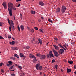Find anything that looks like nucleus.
Wrapping results in <instances>:
<instances>
[{
    "label": "nucleus",
    "instance_id": "29",
    "mask_svg": "<svg viewBox=\"0 0 76 76\" xmlns=\"http://www.w3.org/2000/svg\"><path fill=\"white\" fill-rule=\"evenodd\" d=\"M18 67L20 69H22V67L19 65L18 66Z\"/></svg>",
    "mask_w": 76,
    "mask_h": 76
},
{
    "label": "nucleus",
    "instance_id": "16",
    "mask_svg": "<svg viewBox=\"0 0 76 76\" xmlns=\"http://www.w3.org/2000/svg\"><path fill=\"white\" fill-rule=\"evenodd\" d=\"M12 49L13 50H18V48L17 47H12Z\"/></svg>",
    "mask_w": 76,
    "mask_h": 76
},
{
    "label": "nucleus",
    "instance_id": "46",
    "mask_svg": "<svg viewBox=\"0 0 76 76\" xmlns=\"http://www.w3.org/2000/svg\"><path fill=\"white\" fill-rule=\"evenodd\" d=\"M20 6V4H19L17 6V7H19Z\"/></svg>",
    "mask_w": 76,
    "mask_h": 76
},
{
    "label": "nucleus",
    "instance_id": "37",
    "mask_svg": "<svg viewBox=\"0 0 76 76\" xmlns=\"http://www.w3.org/2000/svg\"><path fill=\"white\" fill-rule=\"evenodd\" d=\"M57 67H58V65H56L55 66V68L56 69H57Z\"/></svg>",
    "mask_w": 76,
    "mask_h": 76
},
{
    "label": "nucleus",
    "instance_id": "26",
    "mask_svg": "<svg viewBox=\"0 0 76 76\" xmlns=\"http://www.w3.org/2000/svg\"><path fill=\"white\" fill-rule=\"evenodd\" d=\"M52 63H56V61L54 59H53L52 61Z\"/></svg>",
    "mask_w": 76,
    "mask_h": 76
},
{
    "label": "nucleus",
    "instance_id": "5",
    "mask_svg": "<svg viewBox=\"0 0 76 76\" xmlns=\"http://www.w3.org/2000/svg\"><path fill=\"white\" fill-rule=\"evenodd\" d=\"M53 51L54 52L55 56L56 57H58V53L55 50H53Z\"/></svg>",
    "mask_w": 76,
    "mask_h": 76
},
{
    "label": "nucleus",
    "instance_id": "32",
    "mask_svg": "<svg viewBox=\"0 0 76 76\" xmlns=\"http://www.w3.org/2000/svg\"><path fill=\"white\" fill-rule=\"evenodd\" d=\"M30 48V47L29 46H27L26 47V49H29V48Z\"/></svg>",
    "mask_w": 76,
    "mask_h": 76
},
{
    "label": "nucleus",
    "instance_id": "23",
    "mask_svg": "<svg viewBox=\"0 0 76 76\" xmlns=\"http://www.w3.org/2000/svg\"><path fill=\"white\" fill-rule=\"evenodd\" d=\"M71 70L70 69H67V73H70L71 72Z\"/></svg>",
    "mask_w": 76,
    "mask_h": 76
},
{
    "label": "nucleus",
    "instance_id": "2",
    "mask_svg": "<svg viewBox=\"0 0 76 76\" xmlns=\"http://www.w3.org/2000/svg\"><path fill=\"white\" fill-rule=\"evenodd\" d=\"M39 66H40V65L39 64H37L36 66V68L37 70H42V66H40L39 67Z\"/></svg>",
    "mask_w": 76,
    "mask_h": 76
},
{
    "label": "nucleus",
    "instance_id": "22",
    "mask_svg": "<svg viewBox=\"0 0 76 76\" xmlns=\"http://www.w3.org/2000/svg\"><path fill=\"white\" fill-rule=\"evenodd\" d=\"M14 56L15 57H17L18 58H19V56L18 55H17V54H15L14 55Z\"/></svg>",
    "mask_w": 76,
    "mask_h": 76
},
{
    "label": "nucleus",
    "instance_id": "3",
    "mask_svg": "<svg viewBox=\"0 0 76 76\" xmlns=\"http://www.w3.org/2000/svg\"><path fill=\"white\" fill-rule=\"evenodd\" d=\"M50 57H54V55L52 53V51L51 50H50V51L49 55H47V57H50Z\"/></svg>",
    "mask_w": 76,
    "mask_h": 76
},
{
    "label": "nucleus",
    "instance_id": "34",
    "mask_svg": "<svg viewBox=\"0 0 76 76\" xmlns=\"http://www.w3.org/2000/svg\"><path fill=\"white\" fill-rule=\"evenodd\" d=\"M8 38H11V35H8Z\"/></svg>",
    "mask_w": 76,
    "mask_h": 76
},
{
    "label": "nucleus",
    "instance_id": "25",
    "mask_svg": "<svg viewBox=\"0 0 76 76\" xmlns=\"http://www.w3.org/2000/svg\"><path fill=\"white\" fill-rule=\"evenodd\" d=\"M36 56L37 57H40L41 56V54L39 53H37V54H36Z\"/></svg>",
    "mask_w": 76,
    "mask_h": 76
},
{
    "label": "nucleus",
    "instance_id": "27",
    "mask_svg": "<svg viewBox=\"0 0 76 76\" xmlns=\"http://www.w3.org/2000/svg\"><path fill=\"white\" fill-rule=\"evenodd\" d=\"M7 20H8V23H9V24L10 25H11V24H10V20H9V18H8Z\"/></svg>",
    "mask_w": 76,
    "mask_h": 76
},
{
    "label": "nucleus",
    "instance_id": "31",
    "mask_svg": "<svg viewBox=\"0 0 76 76\" xmlns=\"http://www.w3.org/2000/svg\"><path fill=\"white\" fill-rule=\"evenodd\" d=\"M4 39V38L3 37L0 36V39Z\"/></svg>",
    "mask_w": 76,
    "mask_h": 76
},
{
    "label": "nucleus",
    "instance_id": "47",
    "mask_svg": "<svg viewBox=\"0 0 76 76\" xmlns=\"http://www.w3.org/2000/svg\"><path fill=\"white\" fill-rule=\"evenodd\" d=\"M54 39H55V40H56V41H58V39H57V38H55Z\"/></svg>",
    "mask_w": 76,
    "mask_h": 76
},
{
    "label": "nucleus",
    "instance_id": "20",
    "mask_svg": "<svg viewBox=\"0 0 76 76\" xmlns=\"http://www.w3.org/2000/svg\"><path fill=\"white\" fill-rule=\"evenodd\" d=\"M68 63L70 64H73V61H68Z\"/></svg>",
    "mask_w": 76,
    "mask_h": 76
},
{
    "label": "nucleus",
    "instance_id": "49",
    "mask_svg": "<svg viewBox=\"0 0 76 76\" xmlns=\"http://www.w3.org/2000/svg\"><path fill=\"white\" fill-rule=\"evenodd\" d=\"M9 29L10 31H11V27H9Z\"/></svg>",
    "mask_w": 76,
    "mask_h": 76
},
{
    "label": "nucleus",
    "instance_id": "30",
    "mask_svg": "<svg viewBox=\"0 0 76 76\" xmlns=\"http://www.w3.org/2000/svg\"><path fill=\"white\" fill-rule=\"evenodd\" d=\"M12 61H8V63L10 64H12Z\"/></svg>",
    "mask_w": 76,
    "mask_h": 76
},
{
    "label": "nucleus",
    "instance_id": "42",
    "mask_svg": "<svg viewBox=\"0 0 76 76\" xmlns=\"http://www.w3.org/2000/svg\"><path fill=\"white\" fill-rule=\"evenodd\" d=\"M74 69H76V65H75L74 66Z\"/></svg>",
    "mask_w": 76,
    "mask_h": 76
},
{
    "label": "nucleus",
    "instance_id": "53",
    "mask_svg": "<svg viewBox=\"0 0 76 76\" xmlns=\"http://www.w3.org/2000/svg\"><path fill=\"white\" fill-rule=\"evenodd\" d=\"M23 59H25V58H26V56H23Z\"/></svg>",
    "mask_w": 76,
    "mask_h": 76
},
{
    "label": "nucleus",
    "instance_id": "8",
    "mask_svg": "<svg viewBox=\"0 0 76 76\" xmlns=\"http://www.w3.org/2000/svg\"><path fill=\"white\" fill-rule=\"evenodd\" d=\"M2 5L3 6L4 8H5V9H7V5H6V3L5 2H4L2 4Z\"/></svg>",
    "mask_w": 76,
    "mask_h": 76
},
{
    "label": "nucleus",
    "instance_id": "62",
    "mask_svg": "<svg viewBox=\"0 0 76 76\" xmlns=\"http://www.w3.org/2000/svg\"><path fill=\"white\" fill-rule=\"evenodd\" d=\"M71 44H72V45H73V44H75V43L74 42H72Z\"/></svg>",
    "mask_w": 76,
    "mask_h": 76
},
{
    "label": "nucleus",
    "instance_id": "44",
    "mask_svg": "<svg viewBox=\"0 0 76 76\" xmlns=\"http://www.w3.org/2000/svg\"><path fill=\"white\" fill-rule=\"evenodd\" d=\"M58 46H59V47H61L62 46L61 45V44H58Z\"/></svg>",
    "mask_w": 76,
    "mask_h": 76
},
{
    "label": "nucleus",
    "instance_id": "41",
    "mask_svg": "<svg viewBox=\"0 0 76 76\" xmlns=\"http://www.w3.org/2000/svg\"><path fill=\"white\" fill-rule=\"evenodd\" d=\"M3 25V23H0V26H1Z\"/></svg>",
    "mask_w": 76,
    "mask_h": 76
},
{
    "label": "nucleus",
    "instance_id": "57",
    "mask_svg": "<svg viewBox=\"0 0 76 76\" xmlns=\"http://www.w3.org/2000/svg\"><path fill=\"white\" fill-rule=\"evenodd\" d=\"M34 60L35 61H37V59H36V58H35V59H34Z\"/></svg>",
    "mask_w": 76,
    "mask_h": 76
},
{
    "label": "nucleus",
    "instance_id": "15",
    "mask_svg": "<svg viewBox=\"0 0 76 76\" xmlns=\"http://www.w3.org/2000/svg\"><path fill=\"white\" fill-rule=\"evenodd\" d=\"M60 11V8H58L57 9L56 12H59Z\"/></svg>",
    "mask_w": 76,
    "mask_h": 76
},
{
    "label": "nucleus",
    "instance_id": "4",
    "mask_svg": "<svg viewBox=\"0 0 76 76\" xmlns=\"http://www.w3.org/2000/svg\"><path fill=\"white\" fill-rule=\"evenodd\" d=\"M67 9V8L64 6H62L61 12L62 13H64Z\"/></svg>",
    "mask_w": 76,
    "mask_h": 76
},
{
    "label": "nucleus",
    "instance_id": "12",
    "mask_svg": "<svg viewBox=\"0 0 76 76\" xmlns=\"http://www.w3.org/2000/svg\"><path fill=\"white\" fill-rule=\"evenodd\" d=\"M38 40L39 41V43H40V44L41 45L42 44V40H41V39L39 38H38Z\"/></svg>",
    "mask_w": 76,
    "mask_h": 76
},
{
    "label": "nucleus",
    "instance_id": "14",
    "mask_svg": "<svg viewBox=\"0 0 76 76\" xmlns=\"http://www.w3.org/2000/svg\"><path fill=\"white\" fill-rule=\"evenodd\" d=\"M20 28L22 31H23V29H24V27L23 25H21L20 27Z\"/></svg>",
    "mask_w": 76,
    "mask_h": 76
},
{
    "label": "nucleus",
    "instance_id": "24",
    "mask_svg": "<svg viewBox=\"0 0 76 76\" xmlns=\"http://www.w3.org/2000/svg\"><path fill=\"white\" fill-rule=\"evenodd\" d=\"M48 21L50 22H51V23H53V21L51 20L49 18L48 19Z\"/></svg>",
    "mask_w": 76,
    "mask_h": 76
},
{
    "label": "nucleus",
    "instance_id": "60",
    "mask_svg": "<svg viewBox=\"0 0 76 76\" xmlns=\"http://www.w3.org/2000/svg\"><path fill=\"white\" fill-rule=\"evenodd\" d=\"M12 27H14V24H12Z\"/></svg>",
    "mask_w": 76,
    "mask_h": 76
},
{
    "label": "nucleus",
    "instance_id": "64",
    "mask_svg": "<svg viewBox=\"0 0 76 76\" xmlns=\"http://www.w3.org/2000/svg\"><path fill=\"white\" fill-rule=\"evenodd\" d=\"M74 73H75V75H76V71L74 72Z\"/></svg>",
    "mask_w": 76,
    "mask_h": 76
},
{
    "label": "nucleus",
    "instance_id": "36",
    "mask_svg": "<svg viewBox=\"0 0 76 76\" xmlns=\"http://www.w3.org/2000/svg\"><path fill=\"white\" fill-rule=\"evenodd\" d=\"M12 64H7V66H12Z\"/></svg>",
    "mask_w": 76,
    "mask_h": 76
},
{
    "label": "nucleus",
    "instance_id": "63",
    "mask_svg": "<svg viewBox=\"0 0 76 76\" xmlns=\"http://www.w3.org/2000/svg\"><path fill=\"white\" fill-rule=\"evenodd\" d=\"M12 39H13V40H15V38L13 37H12Z\"/></svg>",
    "mask_w": 76,
    "mask_h": 76
},
{
    "label": "nucleus",
    "instance_id": "13",
    "mask_svg": "<svg viewBox=\"0 0 76 76\" xmlns=\"http://www.w3.org/2000/svg\"><path fill=\"white\" fill-rule=\"evenodd\" d=\"M15 42L14 41H12V42H10V44H11V45H14L15 44Z\"/></svg>",
    "mask_w": 76,
    "mask_h": 76
},
{
    "label": "nucleus",
    "instance_id": "9",
    "mask_svg": "<svg viewBox=\"0 0 76 76\" xmlns=\"http://www.w3.org/2000/svg\"><path fill=\"white\" fill-rule=\"evenodd\" d=\"M39 5H40V6H43L44 5V3L42 1H40L39 2Z\"/></svg>",
    "mask_w": 76,
    "mask_h": 76
},
{
    "label": "nucleus",
    "instance_id": "28",
    "mask_svg": "<svg viewBox=\"0 0 76 76\" xmlns=\"http://www.w3.org/2000/svg\"><path fill=\"white\" fill-rule=\"evenodd\" d=\"M34 29H35V30H37V31H38V27H34Z\"/></svg>",
    "mask_w": 76,
    "mask_h": 76
},
{
    "label": "nucleus",
    "instance_id": "58",
    "mask_svg": "<svg viewBox=\"0 0 76 76\" xmlns=\"http://www.w3.org/2000/svg\"><path fill=\"white\" fill-rule=\"evenodd\" d=\"M61 47L63 49H64V48L63 46H61Z\"/></svg>",
    "mask_w": 76,
    "mask_h": 76
},
{
    "label": "nucleus",
    "instance_id": "11",
    "mask_svg": "<svg viewBox=\"0 0 76 76\" xmlns=\"http://www.w3.org/2000/svg\"><path fill=\"white\" fill-rule=\"evenodd\" d=\"M29 56L30 58H35V56L33 55L32 54H30Z\"/></svg>",
    "mask_w": 76,
    "mask_h": 76
},
{
    "label": "nucleus",
    "instance_id": "43",
    "mask_svg": "<svg viewBox=\"0 0 76 76\" xmlns=\"http://www.w3.org/2000/svg\"><path fill=\"white\" fill-rule=\"evenodd\" d=\"M41 19H42V20H44V18L43 17H41Z\"/></svg>",
    "mask_w": 76,
    "mask_h": 76
},
{
    "label": "nucleus",
    "instance_id": "18",
    "mask_svg": "<svg viewBox=\"0 0 76 76\" xmlns=\"http://www.w3.org/2000/svg\"><path fill=\"white\" fill-rule=\"evenodd\" d=\"M23 54L22 53H20V57H23Z\"/></svg>",
    "mask_w": 76,
    "mask_h": 76
},
{
    "label": "nucleus",
    "instance_id": "52",
    "mask_svg": "<svg viewBox=\"0 0 76 76\" xmlns=\"http://www.w3.org/2000/svg\"><path fill=\"white\" fill-rule=\"evenodd\" d=\"M65 45L66 46V47H68V45L67 44L65 43Z\"/></svg>",
    "mask_w": 76,
    "mask_h": 76
},
{
    "label": "nucleus",
    "instance_id": "21",
    "mask_svg": "<svg viewBox=\"0 0 76 76\" xmlns=\"http://www.w3.org/2000/svg\"><path fill=\"white\" fill-rule=\"evenodd\" d=\"M31 14H35V11H33V10H31Z\"/></svg>",
    "mask_w": 76,
    "mask_h": 76
},
{
    "label": "nucleus",
    "instance_id": "6",
    "mask_svg": "<svg viewBox=\"0 0 76 76\" xmlns=\"http://www.w3.org/2000/svg\"><path fill=\"white\" fill-rule=\"evenodd\" d=\"M46 58V56L44 55H42L40 56V58L41 60H45Z\"/></svg>",
    "mask_w": 76,
    "mask_h": 76
},
{
    "label": "nucleus",
    "instance_id": "45",
    "mask_svg": "<svg viewBox=\"0 0 76 76\" xmlns=\"http://www.w3.org/2000/svg\"><path fill=\"white\" fill-rule=\"evenodd\" d=\"M72 1L73 2H74L75 3H76V0H72Z\"/></svg>",
    "mask_w": 76,
    "mask_h": 76
},
{
    "label": "nucleus",
    "instance_id": "48",
    "mask_svg": "<svg viewBox=\"0 0 76 76\" xmlns=\"http://www.w3.org/2000/svg\"><path fill=\"white\" fill-rule=\"evenodd\" d=\"M64 47H65V48H66V49H67V47H66V45H63Z\"/></svg>",
    "mask_w": 76,
    "mask_h": 76
},
{
    "label": "nucleus",
    "instance_id": "35",
    "mask_svg": "<svg viewBox=\"0 0 76 76\" xmlns=\"http://www.w3.org/2000/svg\"><path fill=\"white\" fill-rule=\"evenodd\" d=\"M30 31H31V32H32V33H33V32H34V31L33 29H31Z\"/></svg>",
    "mask_w": 76,
    "mask_h": 76
},
{
    "label": "nucleus",
    "instance_id": "1",
    "mask_svg": "<svg viewBox=\"0 0 76 76\" xmlns=\"http://www.w3.org/2000/svg\"><path fill=\"white\" fill-rule=\"evenodd\" d=\"M14 5L11 2H9L8 4V9L10 15V16H12V12H13V10H12V9L10 8H12V7L14 6Z\"/></svg>",
    "mask_w": 76,
    "mask_h": 76
},
{
    "label": "nucleus",
    "instance_id": "50",
    "mask_svg": "<svg viewBox=\"0 0 76 76\" xmlns=\"http://www.w3.org/2000/svg\"><path fill=\"white\" fill-rule=\"evenodd\" d=\"M1 71L2 73H3V72H4V70H3L2 69L1 70Z\"/></svg>",
    "mask_w": 76,
    "mask_h": 76
},
{
    "label": "nucleus",
    "instance_id": "55",
    "mask_svg": "<svg viewBox=\"0 0 76 76\" xmlns=\"http://www.w3.org/2000/svg\"><path fill=\"white\" fill-rule=\"evenodd\" d=\"M27 29H28V30H29V29H30V28H29V27L28 26L27 27Z\"/></svg>",
    "mask_w": 76,
    "mask_h": 76
},
{
    "label": "nucleus",
    "instance_id": "39",
    "mask_svg": "<svg viewBox=\"0 0 76 76\" xmlns=\"http://www.w3.org/2000/svg\"><path fill=\"white\" fill-rule=\"evenodd\" d=\"M13 66L10 67V69H13Z\"/></svg>",
    "mask_w": 76,
    "mask_h": 76
},
{
    "label": "nucleus",
    "instance_id": "56",
    "mask_svg": "<svg viewBox=\"0 0 76 76\" xmlns=\"http://www.w3.org/2000/svg\"><path fill=\"white\" fill-rule=\"evenodd\" d=\"M21 0H16V1H17V2H18V1H21Z\"/></svg>",
    "mask_w": 76,
    "mask_h": 76
},
{
    "label": "nucleus",
    "instance_id": "10",
    "mask_svg": "<svg viewBox=\"0 0 76 76\" xmlns=\"http://www.w3.org/2000/svg\"><path fill=\"white\" fill-rule=\"evenodd\" d=\"M53 47L55 48L56 50H59V48L58 47V46H57L56 45H53Z\"/></svg>",
    "mask_w": 76,
    "mask_h": 76
},
{
    "label": "nucleus",
    "instance_id": "61",
    "mask_svg": "<svg viewBox=\"0 0 76 76\" xmlns=\"http://www.w3.org/2000/svg\"><path fill=\"white\" fill-rule=\"evenodd\" d=\"M10 71H11V72H13V71H14V69H13V70L11 69Z\"/></svg>",
    "mask_w": 76,
    "mask_h": 76
},
{
    "label": "nucleus",
    "instance_id": "40",
    "mask_svg": "<svg viewBox=\"0 0 76 76\" xmlns=\"http://www.w3.org/2000/svg\"><path fill=\"white\" fill-rule=\"evenodd\" d=\"M18 31H20V27H19V26L18 27Z\"/></svg>",
    "mask_w": 76,
    "mask_h": 76
},
{
    "label": "nucleus",
    "instance_id": "33",
    "mask_svg": "<svg viewBox=\"0 0 76 76\" xmlns=\"http://www.w3.org/2000/svg\"><path fill=\"white\" fill-rule=\"evenodd\" d=\"M10 59H11V60H15V58H14L13 57H10Z\"/></svg>",
    "mask_w": 76,
    "mask_h": 76
},
{
    "label": "nucleus",
    "instance_id": "17",
    "mask_svg": "<svg viewBox=\"0 0 76 76\" xmlns=\"http://www.w3.org/2000/svg\"><path fill=\"white\" fill-rule=\"evenodd\" d=\"M12 10H16V9L15 7V6H13L12 8H11Z\"/></svg>",
    "mask_w": 76,
    "mask_h": 76
},
{
    "label": "nucleus",
    "instance_id": "19",
    "mask_svg": "<svg viewBox=\"0 0 76 76\" xmlns=\"http://www.w3.org/2000/svg\"><path fill=\"white\" fill-rule=\"evenodd\" d=\"M39 31L40 32H42V33H44V29L42 28H40L39 29Z\"/></svg>",
    "mask_w": 76,
    "mask_h": 76
},
{
    "label": "nucleus",
    "instance_id": "51",
    "mask_svg": "<svg viewBox=\"0 0 76 76\" xmlns=\"http://www.w3.org/2000/svg\"><path fill=\"white\" fill-rule=\"evenodd\" d=\"M11 24L12 25H13V22L12 20H11Z\"/></svg>",
    "mask_w": 76,
    "mask_h": 76
},
{
    "label": "nucleus",
    "instance_id": "59",
    "mask_svg": "<svg viewBox=\"0 0 76 76\" xmlns=\"http://www.w3.org/2000/svg\"><path fill=\"white\" fill-rule=\"evenodd\" d=\"M12 28L13 29V30H14V28H15L14 27H12Z\"/></svg>",
    "mask_w": 76,
    "mask_h": 76
},
{
    "label": "nucleus",
    "instance_id": "7",
    "mask_svg": "<svg viewBox=\"0 0 76 76\" xmlns=\"http://www.w3.org/2000/svg\"><path fill=\"white\" fill-rule=\"evenodd\" d=\"M64 52V50L62 49H60L58 51V53L60 54H63Z\"/></svg>",
    "mask_w": 76,
    "mask_h": 76
},
{
    "label": "nucleus",
    "instance_id": "38",
    "mask_svg": "<svg viewBox=\"0 0 76 76\" xmlns=\"http://www.w3.org/2000/svg\"><path fill=\"white\" fill-rule=\"evenodd\" d=\"M2 65H3V63L1 62L0 63V66H2Z\"/></svg>",
    "mask_w": 76,
    "mask_h": 76
},
{
    "label": "nucleus",
    "instance_id": "54",
    "mask_svg": "<svg viewBox=\"0 0 76 76\" xmlns=\"http://www.w3.org/2000/svg\"><path fill=\"white\" fill-rule=\"evenodd\" d=\"M11 76H15V74H12L11 75Z\"/></svg>",
    "mask_w": 76,
    "mask_h": 76
}]
</instances>
